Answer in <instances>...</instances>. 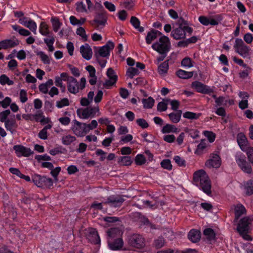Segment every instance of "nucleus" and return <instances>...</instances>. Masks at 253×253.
Wrapping results in <instances>:
<instances>
[{
	"label": "nucleus",
	"mask_w": 253,
	"mask_h": 253,
	"mask_svg": "<svg viewBox=\"0 0 253 253\" xmlns=\"http://www.w3.org/2000/svg\"><path fill=\"white\" fill-rule=\"evenodd\" d=\"M194 184L208 196L211 194V182L209 177L204 170L195 171L193 175Z\"/></svg>",
	"instance_id": "1"
},
{
	"label": "nucleus",
	"mask_w": 253,
	"mask_h": 253,
	"mask_svg": "<svg viewBox=\"0 0 253 253\" xmlns=\"http://www.w3.org/2000/svg\"><path fill=\"white\" fill-rule=\"evenodd\" d=\"M61 76L64 78L63 81L67 82L68 90L72 94L78 93L80 90L84 89L85 87L86 79L84 77L81 79L79 83L76 79L69 76L66 72L62 73Z\"/></svg>",
	"instance_id": "2"
},
{
	"label": "nucleus",
	"mask_w": 253,
	"mask_h": 253,
	"mask_svg": "<svg viewBox=\"0 0 253 253\" xmlns=\"http://www.w3.org/2000/svg\"><path fill=\"white\" fill-rule=\"evenodd\" d=\"M250 219L247 216L244 217L239 221L237 230L241 236L246 240L251 241L252 237L248 234L250 230Z\"/></svg>",
	"instance_id": "3"
},
{
	"label": "nucleus",
	"mask_w": 253,
	"mask_h": 253,
	"mask_svg": "<svg viewBox=\"0 0 253 253\" xmlns=\"http://www.w3.org/2000/svg\"><path fill=\"white\" fill-rule=\"evenodd\" d=\"M169 39L167 36H162L158 41L153 43L152 48L159 53H168L170 49Z\"/></svg>",
	"instance_id": "4"
},
{
	"label": "nucleus",
	"mask_w": 253,
	"mask_h": 253,
	"mask_svg": "<svg viewBox=\"0 0 253 253\" xmlns=\"http://www.w3.org/2000/svg\"><path fill=\"white\" fill-rule=\"evenodd\" d=\"M77 114L79 118L83 119L94 118L96 114L97 116L99 115V107L97 106L94 107H87L84 109H78L77 110Z\"/></svg>",
	"instance_id": "5"
},
{
	"label": "nucleus",
	"mask_w": 253,
	"mask_h": 253,
	"mask_svg": "<svg viewBox=\"0 0 253 253\" xmlns=\"http://www.w3.org/2000/svg\"><path fill=\"white\" fill-rule=\"evenodd\" d=\"M234 48L235 51L243 58L248 57L250 54L251 48L245 44L241 39L237 38L235 40Z\"/></svg>",
	"instance_id": "6"
},
{
	"label": "nucleus",
	"mask_w": 253,
	"mask_h": 253,
	"mask_svg": "<svg viewBox=\"0 0 253 253\" xmlns=\"http://www.w3.org/2000/svg\"><path fill=\"white\" fill-rule=\"evenodd\" d=\"M235 160L238 166L244 172L248 174L252 173V167L247 161L245 155L242 153H237L235 156Z\"/></svg>",
	"instance_id": "7"
},
{
	"label": "nucleus",
	"mask_w": 253,
	"mask_h": 253,
	"mask_svg": "<svg viewBox=\"0 0 253 253\" xmlns=\"http://www.w3.org/2000/svg\"><path fill=\"white\" fill-rule=\"evenodd\" d=\"M33 182L38 187L42 188H49L53 185V180L51 178L35 174L32 177Z\"/></svg>",
	"instance_id": "8"
},
{
	"label": "nucleus",
	"mask_w": 253,
	"mask_h": 253,
	"mask_svg": "<svg viewBox=\"0 0 253 253\" xmlns=\"http://www.w3.org/2000/svg\"><path fill=\"white\" fill-rule=\"evenodd\" d=\"M199 22L204 26H216L223 20V16L221 14L215 15L213 16L207 17L205 16H200L199 17Z\"/></svg>",
	"instance_id": "9"
},
{
	"label": "nucleus",
	"mask_w": 253,
	"mask_h": 253,
	"mask_svg": "<svg viewBox=\"0 0 253 253\" xmlns=\"http://www.w3.org/2000/svg\"><path fill=\"white\" fill-rule=\"evenodd\" d=\"M128 243L130 246L137 249H142L145 245L144 237L138 234L130 236L128 239Z\"/></svg>",
	"instance_id": "10"
},
{
	"label": "nucleus",
	"mask_w": 253,
	"mask_h": 253,
	"mask_svg": "<svg viewBox=\"0 0 253 253\" xmlns=\"http://www.w3.org/2000/svg\"><path fill=\"white\" fill-rule=\"evenodd\" d=\"M106 19V12L104 11H101L95 16L93 20L92 25L97 30L102 29L105 25Z\"/></svg>",
	"instance_id": "11"
},
{
	"label": "nucleus",
	"mask_w": 253,
	"mask_h": 253,
	"mask_svg": "<svg viewBox=\"0 0 253 253\" xmlns=\"http://www.w3.org/2000/svg\"><path fill=\"white\" fill-rule=\"evenodd\" d=\"M72 130L75 134L78 137H83L88 133L86 124L81 123L77 120L74 121V125Z\"/></svg>",
	"instance_id": "12"
},
{
	"label": "nucleus",
	"mask_w": 253,
	"mask_h": 253,
	"mask_svg": "<svg viewBox=\"0 0 253 253\" xmlns=\"http://www.w3.org/2000/svg\"><path fill=\"white\" fill-rule=\"evenodd\" d=\"M86 239L90 243L94 244H99L100 239L97 231L93 228H89L85 230V232Z\"/></svg>",
	"instance_id": "13"
},
{
	"label": "nucleus",
	"mask_w": 253,
	"mask_h": 253,
	"mask_svg": "<svg viewBox=\"0 0 253 253\" xmlns=\"http://www.w3.org/2000/svg\"><path fill=\"white\" fill-rule=\"evenodd\" d=\"M125 199L123 196L120 195H111L109 196L106 201L103 202L104 204H108L111 207L117 208L121 207Z\"/></svg>",
	"instance_id": "14"
},
{
	"label": "nucleus",
	"mask_w": 253,
	"mask_h": 253,
	"mask_svg": "<svg viewBox=\"0 0 253 253\" xmlns=\"http://www.w3.org/2000/svg\"><path fill=\"white\" fill-rule=\"evenodd\" d=\"M114 47V43L109 41L106 43V44L99 47L96 53L99 57L108 58L110 55V51L112 50Z\"/></svg>",
	"instance_id": "15"
},
{
	"label": "nucleus",
	"mask_w": 253,
	"mask_h": 253,
	"mask_svg": "<svg viewBox=\"0 0 253 253\" xmlns=\"http://www.w3.org/2000/svg\"><path fill=\"white\" fill-rule=\"evenodd\" d=\"M221 161L219 156L216 154H212L210 158L205 163V165L209 168L217 169L220 167Z\"/></svg>",
	"instance_id": "16"
},
{
	"label": "nucleus",
	"mask_w": 253,
	"mask_h": 253,
	"mask_svg": "<svg viewBox=\"0 0 253 253\" xmlns=\"http://www.w3.org/2000/svg\"><path fill=\"white\" fill-rule=\"evenodd\" d=\"M191 86L192 88L196 89L197 92L204 93V94H210L213 92V90L209 86L204 84L198 81H195L192 83Z\"/></svg>",
	"instance_id": "17"
},
{
	"label": "nucleus",
	"mask_w": 253,
	"mask_h": 253,
	"mask_svg": "<svg viewBox=\"0 0 253 253\" xmlns=\"http://www.w3.org/2000/svg\"><path fill=\"white\" fill-rule=\"evenodd\" d=\"M13 149L18 157L21 156L29 157L33 153V152L30 148L25 147L21 145L14 146Z\"/></svg>",
	"instance_id": "18"
},
{
	"label": "nucleus",
	"mask_w": 253,
	"mask_h": 253,
	"mask_svg": "<svg viewBox=\"0 0 253 253\" xmlns=\"http://www.w3.org/2000/svg\"><path fill=\"white\" fill-rule=\"evenodd\" d=\"M234 209L235 213L234 221L237 222L241 216L246 214L247 210L245 206L240 203L235 205L234 206Z\"/></svg>",
	"instance_id": "19"
},
{
	"label": "nucleus",
	"mask_w": 253,
	"mask_h": 253,
	"mask_svg": "<svg viewBox=\"0 0 253 253\" xmlns=\"http://www.w3.org/2000/svg\"><path fill=\"white\" fill-rule=\"evenodd\" d=\"M112 239H108V245L110 250L113 251H118L121 250L124 245V242L121 238H118L114 241Z\"/></svg>",
	"instance_id": "20"
},
{
	"label": "nucleus",
	"mask_w": 253,
	"mask_h": 253,
	"mask_svg": "<svg viewBox=\"0 0 253 253\" xmlns=\"http://www.w3.org/2000/svg\"><path fill=\"white\" fill-rule=\"evenodd\" d=\"M80 52L84 58L87 60H90L92 56V51L87 43H85L80 47Z\"/></svg>",
	"instance_id": "21"
},
{
	"label": "nucleus",
	"mask_w": 253,
	"mask_h": 253,
	"mask_svg": "<svg viewBox=\"0 0 253 253\" xmlns=\"http://www.w3.org/2000/svg\"><path fill=\"white\" fill-rule=\"evenodd\" d=\"M19 44V42L16 39L5 40L0 42V49H6L14 47Z\"/></svg>",
	"instance_id": "22"
},
{
	"label": "nucleus",
	"mask_w": 253,
	"mask_h": 253,
	"mask_svg": "<svg viewBox=\"0 0 253 253\" xmlns=\"http://www.w3.org/2000/svg\"><path fill=\"white\" fill-rule=\"evenodd\" d=\"M171 36L174 39L178 40L185 39L186 34L182 27H178L171 31Z\"/></svg>",
	"instance_id": "23"
},
{
	"label": "nucleus",
	"mask_w": 253,
	"mask_h": 253,
	"mask_svg": "<svg viewBox=\"0 0 253 253\" xmlns=\"http://www.w3.org/2000/svg\"><path fill=\"white\" fill-rule=\"evenodd\" d=\"M4 126L7 130L9 131L11 133L15 131L18 125L14 118L7 120L4 122Z\"/></svg>",
	"instance_id": "24"
},
{
	"label": "nucleus",
	"mask_w": 253,
	"mask_h": 253,
	"mask_svg": "<svg viewBox=\"0 0 253 253\" xmlns=\"http://www.w3.org/2000/svg\"><path fill=\"white\" fill-rule=\"evenodd\" d=\"M188 238L193 243H196L200 240L201 233L198 230L192 229L188 233Z\"/></svg>",
	"instance_id": "25"
},
{
	"label": "nucleus",
	"mask_w": 253,
	"mask_h": 253,
	"mask_svg": "<svg viewBox=\"0 0 253 253\" xmlns=\"http://www.w3.org/2000/svg\"><path fill=\"white\" fill-rule=\"evenodd\" d=\"M107 234L108 239H112L120 236L122 234V232L119 227H114L108 229Z\"/></svg>",
	"instance_id": "26"
},
{
	"label": "nucleus",
	"mask_w": 253,
	"mask_h": 253,
	"mask_svg": "<svg viewBox=\"0 0 253 253\" xmlns=\"http://www.w3.org/2000/svg\"><path fill=\"white\" fill-rule=\"evenodd\" d=\"M237 141L240 148L244 151L247 146V139L243 133H239L237 136Z\"/></svg>",
	"instance_id": "27"
},
{
	"label": "nucleus",
	"mask_w": 253,
	"mask_h": 253,
	"mask_svg": "<svg viewBox=\"0 0 253 253\" xmlns=\"http://www.w3.org/2000/svg\"><path fill=\"white\" fill-rule=\"evenodd\" d=\"M162 33L155 30H152L149 32L146 37V42L147 44H149L151 43L152 42L155 40L158 35H161Z\"/></svg>",
	"instance_id": "28"
},
{
	"label": "nucleus",
	"mask_w": 253,
	"mask_h": 253,
	"mask_svg": "<svg viewBox=\"0 0 253 253\" xmlns=\"http://www.w3.org/2000/svg\"><path fill=\"white\" fill-rule=\"evenodd\" d=\"M182 113L181 110H178L169 114L168 116L171 122L176 124L180 121Z\"/></svg>",
	"instance_id": "29"
},
{
	"label": "nucleus",
	"mask_w": 253,
	"mask_h": 253,
	"mask_svg": "<svg viewBox=\"0 0 253 253\" xmlns=\"http://www.w3.org/2000/svg\"><path fill=\"white\" fill-rule=\"evenodd\" d=\"M50 21L54 32H58L62 25V23L59 21V18L57 17H51Z\"/></svg>",
	"instance_id": "30"
},
{
	"label": "nucleus",
	"mask_w": 253,
	"mask_h": 253,
	"mask_svg": "<svg viewBox=\"0 0 253 253\" xmlns=\"http://www.w3.org/2000/svg\"><path fill=\"white\" fill-rule=\"evenodd\" d=\"M176 75L181 79H187L193 76V73L192 72H187L185 70L179 69L176 72Z\"/></svg>",
	"instance_id": "31"
},
{
	"label": "nucleus",
	"mask_w": 253,
	"mask_h": 253,
	"mask_svg": "<svg viewBox=\"0 0 253 253\" xmlns=\"http://www.w3.org/2000/svg\"><path fill=\"white\" fill-rule=\"evenodd\" d=\"M39 32L42 36H46L50 33H52L49 32V27L45 22H42L41 23L39 27Z\"/></svg>",
	"instance_id": "32"
},
{
	"label": "nucleus",
	"mask_w": 253,
	"mask_h": 253,
	"mask_svg": "<svg viewBox=\"0 0 253 253\" xmlns=\"http://www.w3.org/2000/svg\"><path fill=\"white\" fill-rule=\"evenodd\" d=\"M168 61H165L159 66L158 71L159 74L165 75L167 73L169 68Z\"/></svg>",
	"instance_id": "33"
},
{
	"label": "nucleus",
	"mask_w": 253,
	"mask_h": 253,
	"mask_svg": "<svg viewBox=\"0 0 253 253\" xmlns=\"http://www.w3.org/2000/svg\"><path fill=\"white\" fill-rule=\"evenodd\" d=\"M132 25L137 30H138L140 32H142L144 31V28L140 26V21L135 16H132L130 21Z\"/></svg>",
	"instance_id": "34"
},
{
	"label": "nucleus",
	"mask_w": 253,
	"mask_h": 253,
	"mask_svg": "<svg viewBox=\"0 0 253 253\" xmlns=\"http://www.w3.org/2000/svg\"><path fill=\"white\" fill-rule=\"evenodd\" d=\"M52 127L51 125H46L39 133L38 137L43 140L47 139V129H50Z\"/></svg>",
	"instance_id": "35"
},
{
	"label": "nucleus",
	"mask_w": 253,
	"mask_h": 253,
	"mask_svg": "<svg viewBox=\"0 0 253 253\" xmlns=\"http://www.w3.org/2000/svg\"><path fill=\"white\" fill-rule=\"evenodd\" d=\"M177 131V128H176L174 125L170 124H167L165 125L162 130L163 133H168L170 132L176 133Z\"/></svg>",
	"instance_id": "36"
},
{
	"label": "nucleus",
	"mask_w": 253,
	"mask_h": 253,
	"mask_svg": "<svg viewBox=\"0 0 253 253\" xmlns=\"http://www.w3.org/2000/svg\"><path fill=\"white\" fill-rule=\"evenodd\" d=\"M154 99L151 97H149L147 99H142V103L143 104V107L144 108H152L154 106Z\"/></svg>",
	"instance_id": "37"
},
{
	"label": "nucleus",
	"mask_w": 253,
	"mask_h": 253,
	"mask_svg": "<svg viewBox=\"0 0 253 253\" xmlns=\"http://www.w3.org/2000/svg\"><path fill=\"white\" fill-rule=\"evenodd\" d=\"M62 142L64 145H69L76 140L74 136L67 135L62 137Z\"/></svg>",
	"instance_id": "38"
},
{
	"label": "nucleus",
	"mask_w": 253,
	"mask_h": 253,
	"mask_svg": "<svg viewBox=\"0 0 253 253\" xmlns=\"http://www.w3.org/2000/svg\"><path fill=\"white\" fill-rule=\"evenodd\" d=\"M204 234L210 241L214 240L215 237L214 231L212 229L210 228L205 229L204 231Z\"/></svg>",
	"instance_id": "39"
},
{
	"label": "nucleus",
	"mask_w": 253,
	"mask_h": 253,
	"mask_svg": "<svg viewBox=\"0 0 253 253\" xmlns=\"http://www.w3.org/2000/svg\"><path fill=\"white\" fill-rule=\"evenodd\" d=\"M12 29L16 31H18L19 34L24 36H28L31 34V33L27 30L21 28L19 26L14 25L12 26Z\"/></svg>",
	"instance_id": "40"
},
{
	"label": "nucleus",
	"mask_w": 253,
	"mask_h": 253,
	"mask_svg": "<svg viewBox=\"0 0 253 253\" xmlns=\"http://www.w3.org/2000/svg\"><path fill=\"white\" fill-rule=\"evenodd\" d=\"M201 116V114H196L194 112L187 111L183 113V117L184 118L190 120H197Z\"/></svg>",
	"instance_id": "41"
},
{
	"label": "nucleus",
	"mask_w": 253,
	"mask_h": 253,
	"mask_svg": "<svg viewBox=\"0 0 253 253\" xmlns=\"http://www.w3.org/2000/svg\"><path fill=\"white\" fill-rule=\"evenodd\" d=\"M0 84L1 85L7 84L9 85H11L14 84V82L10 80L7 76L3 74L0 76Z\"/></svg>",
	"instance_id": "42"
},
{
	"label": "nucleus",
	"mask_w": 253,
	"mask_h": 253,
	"mask_svg": "<svg viewBox=\"0 0 253 253\" xmlns=\"http://www.w3.org/2000/svg\"><path fill=\"white\" fill-rule=\"evenodd\" d=\"M245 189L246 194L248 195H251L253 194V181L250 180L247 181L245 185Z\"/></svg>",
	"instance_id": "43"
},
{
	"label": "nucleus",
	"mask_w": 253,
	"mask_h": 253,
	"mask_svg": "<svg viewBox=\"0 0 253 253\" xmlns=\"http://www.w3.org/2000/svg\"><path fill=\"white\" fill-rule=\"evenodd\" d=\"M119 162L124 166H129L132 163V161L130 156H123L119 158Z\"/></svg>",
	"instance_id": "44"
},
{
	"label": "nucleus",
	"mask_w": 253,
	"mask_h": 253,
	"mask_svg": "<svg viewBox=\"0 0 253 253\" xmlns=\"http://www.w3.org/2000/svg\"><path fill=\"white\" fill-rule=\"evenodd\" d=\"M25 27L28 28L35 34H36L37 24L34 21L29 19L28 21H27Z\"/></svg>",
	"instance_id": "45"
},
{
	"label": "nucleus",
	"mask_w": 253,
	"mask_h": 253,
	"mask_svg": "<svg viewBox=\"0 0 253 253\" xmlns=\"http://www.w3.org/2000/svg\"><path fill=\"white\" fill-rule=\"evenodd\" d=\"M139 73V72L137 68L130 67L127 69L126 75L127 77L132 79L134 76L138 75Z\"/></svg>",
	"instance_id": "46"
},
{
	"label": "nucleus",
	"mask_w": 253,
	"mask_h": 253,
	"mask_svg": "<svg viewBox=\"0 0 253 253\" xmlns=\"http://www.w3.org/2000/svg\"><path fill=\"white\" fill-rule=\"evenodd\" d=\"M70 104L69 99L67 98H64L61 100L57 101L56 106L58 108H61L65 106H68Z\"/></svg>",
	"instance_id": "47"
},
{
	"label": "nucleus",
	"mask_w": 253,
	"mask_h": 253,
	"mask_svg": "<svg viewBox=\"0 0 253 253\" xmlns=\"http://www.w3.org/2000/svg\"><path fill=\"white\" fill-rule=\"evenodd\" d=\"M181 65L185 68H190L193 66L192 60L188 57H186L181 60Z\"/></svg>",
	"instance_id": "48"
},
{
	"label": "nucleus",
	"mask_w": 253,
	"mask_h": 253,
	"mask_svg": "<svg viewBox=\"0 0 253 253\" xmlns=\"http://www.w3.org/2000/svg\"><path fill=\"white\" fill-rule=\"evenodd\" d=\"M165 240L162 237H159L154 241V246L157 249H160L164 246Z\"/></svg>",
	"instance_id": "49"
},
{
	"label": "nucleus",
	"mask_w": 253,
	"mask_h": 253,
	"mask_svg": "<svg viewBox=\"0 0 253 253\" xmlns=\"http://www.w3.org/2000/svg\"><path fill=\"white\" fill-rule=\"evenodd\" d=\"M161 166L163 169L169 170H171L172 168L171 162L169 159L163 160L161 163Z\"/></svg>",
	"instance_id": "50"
},
{
	"label": "nucleus",
	"mask_w": 253,
	"mask_h": 253,
	"mask_svg": "<svg viewBox=\"0 0 253 253\" xmlns=\"http://www.w3.org/2000/svg\"><path fill=\"white\" fill-rule=\"evenodd\" d=\"M48 38L43 39V41L46 45L53 44L55 42V36L53 33H50L47 36Z\"/></svg>",
	"instance_id": "51"
},
{
	"label": "nucleus",
	"mask_w": 253,
	"mask_h": 253,
	"mask_svg": "<svg viewBox=\"0 0 253 253\" xmlns=\"http://www.w3.org/2000/svg\"><path fill=\"white\" fill-rule=\"evenodd\" d=\"M135 163L137 165H142L146 163V159L142 154H138L135 159Z\"/></svg>",
	"instance_id": "52"
},
{
	"label": "nucleus",
	"mask_w": 253,
	"mask_h": 253,
	"mask_svg": "<svg viewBox=\"0 0 253 253\" xmlns=\"http://www.w3.org/2000/svg\"><path fill=\"white\" fill-rule=\"evenodd\" d=\"M38 55L40 56L42 62L45 64H49L50 63V59L48 56L44 53L43 51H40Z\"/></svg>",
	"instance_id": "53"
},
{
	"label": "nucleus",
	"mask_w": 253,
	"mask_h": 253,
	"mask_svg": "<svg viewBox=\"0 0 253 253\" xmlns=\"http://www.w3.org/2000/svg\"><path fill=\"white\" fill-rule=\"evenodd\" d=\"M76 10L79 12H86L87 9L85 4L83 1H78L76 3Z\"/></svg>",
	"instance_id": "54"
},
{
	"label": "nucleus",
	"mask_w": 253,
	"mask_h": 253,
	"mask_svg": "<svg viewBox=\"0 0 253 253\" xmlns=\"http://www.w3.org/2000/svg\"><path fill=\"white\" fill-rule=\"evenodd\" d=\"M122 5L124 7L131 9L135 5V1L134 0H124Z\"/></svg>",
	"instance_id": "55"
},
{
	"label": "nucleus",
	"mask_w": 253,
	"mask_h": 253,
	"mask_svg": "<svg viewBox=\"0 0 253 253\" xmlns=\"http://www.w3.org/2000/svg\"><path fill=\"white\" fill-rule=\"evenodd\" d=\"M10 114V111L9 110H6L1 112L0 113V121L2 123H4L9 119L7 118V117Z\"/></svg>",
	"instance_id": "56"
},
{
	"label": "nucleus",
	"mask_w": 253,
	"mask_h": 253,
	"mask_svg": "<svg viewBox=\"0 0 253 253\" xmlns=\"http://www.w3.org/2000/svg\"><path fill=\"white\" fill-rule=\"evenodd\" d=\"M19 99L21 103H24L28 100L27 91L22 89L19 92Z\"/></svg>",
	"instance_id": "57"
},
{
	"label": "nucleus",
	"mask_w": 253,
	"mask_h": 253,
	"mask_svg": "<svg viewBox=\"0 0 253 253\" xmlns=\"http://www.w3.org/2000/svg\"><path fill=\"white\" fill-rule=\"evenodd\" d=\"M136 123L138 126L143 129L149 127L148 123L144 119H138L136 120Z\"/></svg>",
	"instance_id": "58"
},
{
	"label": "nucleus",
	"mask_w": 253,
	"mask_h": 253,
	"mask_svg": "<svg viewBox=\"0 0 253 253\" xmlns=\"http://www.w3.org/2000/svg\"><path fill=\"white\" fill-rule=\"evenodd\" d=\"M76 33L77 35L80 36L84 41H86L87 40V37L86 35L85 31L84 29L82 27L78 28L77 30Z\"/></svg>",
	"instance_id": "59"
},
{
	"label": "nucleus",
	"mask_w": 253,
	"mask_h": 253,
	"mask_svg": "<svg viewBox=\"0 0 253 253\" xmlns=\"http://www.w3.org/2000/svg\"><path fill=\"white\" fill-rule=\"evenodd\" d=\"M106 74L109 79L117 81V76L115 74V73L112 68H109L107 70Z\"/></svg>",
	"instance_id": "60"
},
{
	"label": "nucleus",
	"mask_w": 253,
	"mask_h": 253,
	"mask_svg": "<svg viewBox=\"0 0 253 253\" xmlns=\"http://www.w3.org/2000/svg\"><path fill=\"white\" fill-rule=\"evenodd\" d=\"M97 126H98V123L95 120H92L90 124H86V129H87L88 133L89 132L90 130H93V129H95V128H96Z\"/></svg>",
	"instance_id": "61"
},
{
	"label": "nucleus",
	"mask_w": 253,
	"mask_h": 253,
	"mask_svg": "<svg viewBox=\"0 0 253 253\" xmlns=\"http://www.w3.org/2000/svg\"><path fill=\"white\" fill-rule=\"evenodd\" d=\"M173 160L178 166H185V161L179 156H175L173 158Z\"/></svg>",
	"instance_id": "62"
},
{
	"label": "nucleus",
	"mask_w": 253,
	"mask_h": 253,
	"mask_svg": "<svg viewBox=\"0 0 253 253\" xmlns=\"http://www.w3.org/2000/svg\"><path fill=\"white\" fill-rule=\"evenodd\" d=\"M204 135L207 137L210 142H213L215 138V135L214 133L209 131H204Z\"/></svg>",
	"instance_id": "63"
},
{
	"label": "nucleus",
	"mask_w": 253,
	"mask_h": 253,
	"mask_svg": "<svg viewBox=\"0 0 253 253\" xmlns=\"http://www.w3.org/2000/svg\"><path fill=\"white\" fill-rule=\"evenodd\" d=\"M69 68L70 69L71 73L76 77H79L80 76V72L79 70L70 64L68 65Z\"/></svg>",
	"instance_id": "64"
}]
</instances>
